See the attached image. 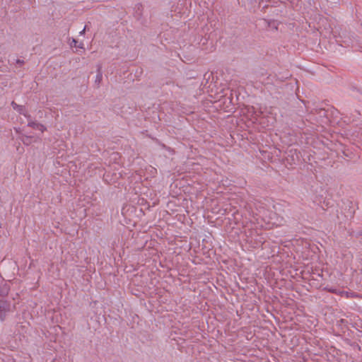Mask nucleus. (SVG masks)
Listing matches in <instances>:
<instances>
[{
    "instance_id": "nucleus-11",
    "label": "nucleus",
    "mask_w": 362,
    "mask_h": 362,
    "mask_svg": "<svg viewBox=\"0 0 362 362\" xmlns=\"http://www.w3.org/2000/svg\"><path fill=\"white\" fill-rule=\"evenodd\" d=\"M86 28V25L85 26L84 29L80 33L81 34H83L85 32Z\"/></svg>"
},
{
    "instance_id": "nucleus-13",
    "label": "nucleus",
    "mask_w": 362,
    "mask_h": 362,
    "mask_svg": "<svg viewBox=\"0 0 362 362\" xmlns=\"http://www.w3.org/2000/svg\"><path fill=\"white\" fill-rule=\"evenodd\" d=\"M346 297H349V296L348 295V292H346Z\"/></svg>"
},
{
    "instance_id": "nucleus-9",
    "label": "nucleus",
    "mask_w": 362,
    "mask_h": 362,
    "mask_svg": "<svg viewBox=\"0 0 362 362\" xmlns=\"http://www.w3.org/2000/svg\"><path fill=\"white\" fill-rule=\"evenodd\" d=\"M71 47H75L78 48H83V44L82 42L78 44L77 40L72 38L71 42L70 43Z\"/></svg>"
},
{
    "instance_id": "nucleus-14",
    "label": "nucleus",
    "mask_w": 362,
    "mask_h": 362,
    "mask_svg": "<svg viewBox=\"0 0 362 362\" xmlns=\"http://www.w3.org/2000/svg\"><path fill=\"white\" fill-rule=\"evenodd\" d=\"M357 346H358V349L360 350L361 349V346H358V345H357Z\"/></svg>"
},
{
    "instance_id": "nucleus-4",
    "label": "nucleus",
    "mask_w": 362,
    "mask_h": 362,
    "mask_svg": "<svg viewBox=\"0 0 362 362\" xmlns=\"http://www.w3.org/2000/svg\"><path fill=\"white\" fill-rule=\"evenodd\" d=\"M28 119V127H30L33 129H39L42 132H44L47 130V127L45 125H43L40 123H38L37 122L33 121L31 119V117Z\"/></svg>"
},
{
    "instance_id": "nucleus-6",
    "label": "nucleus",
    "mask_w": 362,
    "mask_h": 362,
    "mask_svg": "<svg viewBox=\"0 0 362 362\" xmlns=\"http://www.w3.org/2000/svg\"><path fill=\"white\" fill-rule=\"evenodd\" d=\"M134 16L137 20H139L143 16V5L141 4H137L135 6Z\"/></svg>"
},
{
    "instance_id": "nucleus-12",
    "label": "nucleus",
    "mask_w": 362,
    "mask_h": 362,
    "mask_svg": "<svg viewBox=\"0 0 362 362\" xmlns=\"http://www.w3.org/2000/svg\"><path fill=\"white\" fill-rule=\"evenodd\" d=\"M328 291H329V292L331 291L332 293H336V292H335V290L328 289Z\"/></svg>"
},
{
    "instance_id": "nucleus-1",
    "label": "nucleus",
    "mask_w": 362,
    "mask_h": 362,
    "mask_svg": "<svg viewBox=\"0 0 362 362\" xmlns=\"http://www.w3.org/2000/svg\"><path fill=\"white\" fill-rule=\"evenodd\" d=\"M11 311V302L0 299V320L4 322L6 320L7 313Z\"/></svg>"
},
{
    "instance_id": "nucleus-15",
    "label": "nucleus",
    "mask_w": 362,
    "mask_h": 362,
    "mask_svg": "<svg viewBox=\"0 0 362 362\" xmlns=\"http://www.w3.org/2000/svg\"><path fill=\"white\" fill-rule=\"evenodd\" d=\"M361 235H362V233H361Z\"/></svg>"
},
{
    "instance_id": "nucleus-3",
    "label": "nucleus",
    "mask_w": 362,
    "mask_h": 362,
    "mask_svg": "<svg viewBox=\"0 0 362 362\" xmlns=\"http://www.w3.org/2000/svg\"><path fill=\"white\" fill-rule=\"evenodd\" d=\"M11 105L13 110H16L19 114L23 115L28 119L30 118V115L28 114L23 105H18L15 101H12Z\"/></svg>"
},
{
    "instance_id": "nucleus-2",
    "label": "nucleus",
    "mask_w": 362,
    "mask_h": 362,
    "mask_svg": "<svg viewBox=\"0 0 362 362\" xmlns=\"http://www.w3.org/2000/svg\"><path fill=\"white\" fill-rule=\"evenodd\" d=\"M300 152L296 149L291 148L286 152V159L290 164L300 161Z\"/></svg>"
},
{
    "instance_id": "nucleus-7",
    "label": "nucleus",
    "mask_w": 362,
    "mask_h": 362,
    "mask_svg": "<svg viewBox=\"0 0 362 362\" xmlns=\"http://www.w3.org/2000/svg\"><path fill=\"white\" fill-rule=\"evenodd\" d=\"M10 291V288L8 285L6 283H4L2 286H0V296L2 297H5L8 294Z\"/></svg>"
},
{
    "instance_id": "nucleus-10",
    "label": "nucleus",
    "mask_w": 362,
    "mask_h": 362,
    "mask_svg": "<svg viewBox=\"0 0 362 362\" xmlns=\"http://www.w3.org/2000/svg\"><path fill=\"white\" fill-rule=\"evenodd\" d=\"M24 61L21 59H16V64H18L20 66H23L24 64Z\"/></svg>"
},
{
    "instance_id": "nucleus-5",
    "label": "nucleus",
    "mask_w": 362,
    "mask_h": 362,
    "mask_svg": "<svg viewBox=\"0 0 362 362\" xmlns=\"http://www.w3.org/2000/svg\"><path fill=\"white\" fill-rule=\"evenodd\" d=\"M103 80V72H102V66L101 65L98 64L97 66V75L95 80V84L96 85L97 88H99L100 83Z\"/></svg>"
},
{
    "instance_id": "nucleus-8",
    "label": "nucleus",
    "mask_w": 362,
    "mask_h": 362,
    "mask_svg": "<svg viewBox=\"0 0 362 362\" xmlns=\"http://www.w3.org/2000/svg\"><path fill=\"white\" fill-rule=\"evenodd\" d=\"M32 138L33 137L30 136L23 135L21 137V140L23 143V144L29 146L32 143Z\"/></svg>"
}]
</instances>
